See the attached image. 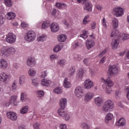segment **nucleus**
<instances>
[{
	"mask_svg": "<svg viewBox=\"0 0 129 129\" xmlns=\"http://www.w3.org/2000/svg\"><path fill=\"white\" fill-rule=\"evenodd\" d=\"M94 100L95 104H96V105L98 106H100L103 102V99L101 97L95 98Z\"/></svg>",
	"mask_w": 129,
	"mask_h": 129,
	"instance_id": "16",
	"label": "nucleus"
},
{
	"mask_svg": "<svg viewBox=\"0 0 129 129\" xmlns=\"http://www.w3.org/2000/svg\"><path fill=\"white\" fill-rule=\"evenodd\" d=\"M78 47V42H74L72 44V47L74 49H76Z\"/></svg>",
	"mask_w": 129,
	"mask_h": 129,
	"instance_id": "53",
	"label": "nucleus"
},
{
	"mask_svg": "<svg viewBox=\"0 0 129 129\" xmlns=\"http://www.w3.org/2000/svg\"><path fill=\"white\" fill-rule=\"evenodd\" d=\"M65 64H66V60L64 59H60L58 62V64L60 65L61 67H63Z\"/></svg>",
	"mask_w": 129,
	"mask_h": 129,
	"instance_id": "37",
	"label": "nucleus"
},
{
	"mask_svg": "<svg viewBox=\"0 0 129 129\" xmlns=\"http://www.w3.org/2000/svg\"><path fill=\"white\" fill-rule=\"evenodd\" d=\"M119 41L117 39H115L112 41L111 45L113 49H116V48H117V46H118V44H119Z\"/></svg>",
	"mask_w": 129,
	"mask_h": 129,
	"instance_id": "24",
	"label": "nucleus"
},
{
	"mask_svg": "<svg viewBox=\"0 0 129 129\" xmlns=\"http://www.w3.org/2000/svg\"><path fill=\"white\" fill-rule=\"evenodd\" d=\"M83 129H90V126L87 123H84L83 124Z\"/></svg>",
	"mask_w": 129,
	"mask_h": 129,
	"instance_id": "46",
	"label": "nucleus"
},
{
	"mask_svg": "<svg viewBox=\"0 0 129 129\" xmlns=\"http://www.w3.org/2000/svg\"><path fill=\"white\" fill-rule=\"evenodd\" d=\"M50 59L54 60L56 59V55L52 54L50 56Z\"/></svg>",
	"mask_w": 129,
	"mask_h": 129,
	"instance_id": "63",
	"label": "nucleus"
},
{
	"mask_svg": "<svg viewBox=\"0 0 129 129\" xmlns=\"http://www.w3.org/2000/svg\"><path fill=\"white\" fill-rule=\"evenodd\" d=\"M106 53V50H103L99 55V57H102L103 55H104Z\"/></svg>",
	"mask_w": 129,
	"mask_h": 129,
	"instance_id": "59",
	"label": "nucleus"
},
{
	"mask_svg": "<svg viewBox=\"0 0 129 129\" xmlns=\"http://www.w3.org/2000/svg\"><path fill=\"white\" fill-rule=\"evenodd\" d=\"M113 14L115 17H121L123 15V9L120 7H117L113 10Z\"/></svg>",
	"mask_w": 129,
	"mask_h": 129,
	"instance_id": "7",
	"label": "nucleus"
},
{
	"mask_svg": "<svg viewBox=\"0 0 129 129\" xmlns=\"http://www.w3.org/2000/svg\"><path fill=\"white\" fill-rule=\"evenodd\" d=\"M26 80V78L25 77V76H21L19 78V83L21 85L22 84H24L25 83V81Z\"/></svg>",
	"mask_w": 129,
	"mask_h": 129,
	"instance_id": "36",
	"label": "nucleus"
},
{
	"mask_svg": "<svg viewBox=\"0 0 129 129\" xmlns=\"http://www.w3.org/2000/svg\"><path fill=\"white\" fill-rule=\"evenodd\" d=\"M60 129H67V126L66 124H61L60 125Z\"/></svg>",
	"mask_w": 129,
	"mask_h": 129,
	"instance_id": "56",
	"label": "nucleus"
},
{
	"mask_svg": "<svg viewBox=\"0 0 129 129\" xmlns=\"http://www.w3.org/2000/svg\"><path fill=\"white\" fill-rule=\"evenodd\" d=\"M38 97H42V96H44L45 93L43 91H38L37 92Z\"/></svg>",
	"mask_w": 129,
	"mask_h": 129,
	"instance_id": "45",
	"label": "nucleus"
},
{
	"mask_svg": "<svg viewBox=\"0 0 129 129\" xmlns=\"http://www.w3.org/2000/svg\"><path fill=\"white\" fill-rule=\"evenodd\" d=\"M83 62L84 64H85L86 65H87V64H88V59L87 58H85L83 60Z\"/></svg>",
	"mask_w": 129,
	"mask_h": 129,
	"instance_id": "61",
	"label": "nucleus"
},
{
	"mask_svg": "<svg viewBox=\"0 0 129 129\" xmlns=\"http://www.w3.org/2000/svg\"><path fill=\"white\" fill-rule=\"evenodd\" d=\"M66 39H67V37L64 34L59 35L57 36V40L58 42H65V41H66Z\"/></svg>",
	"mask_w": 129,
	"mask_h": 129,
	"instance_id": "20",
	"label": "nucleus"
},
{
	"mask_svg": "<svg viewBox=\"0 0 129 129\" xmlns=\"http://www.w3.org/2000/svg\"><path fill=\"white\" fill-rule=\"evenodd\" d=\"M53 92L54 93H56L57 94H60L63 92V90L60 87H56V88L54 89Z\"/></svg>",
	"mask_w": 129,
	"mask_h": 129,
	"instance_id": "33",
	"label": "nucleus"
},
{
	"mask_svg": "<svg viewBox=\"0 0 129 129\" xmlns=\"http://www.w3.org/2000/svg\"><path fill=\"white\" fill-rule=\"evenodd\" d=\"M48 27H49V21H44L42 25V29H46Z\"/></svg>",
	"mask_w": 129,
	"mask_h": 129,
	"instance_id": "40",
	"label": "nucleus"
},
{
	"mask_svg": "<svg viewBox=\"0 0 129 129\" xmlns=\"http://www.w3.org/2000/svg\"><path fill=\"white\" fill-rule=\"evenodd\" d=\"M4 3L8 8H12L13 7V2H12V0H4Z\"/></svg>",
	"mask_w": 129,
	"mask_h": 129,
	"instance_id": "26",
	"label": "nucleus"
},
{
	"mask_svg": "<svg viewBox=\"0 0 129 129\" xmlns=\"http://www.w3.org/2000/svg\"><path fill=\"white\" fill-rule=\"evenodd\" d=\"M86 4L85 6L84 7V10L87 11L88 12H91L92 11V5H91L90 3H86Z\"/></svg>",
	"mask_w": 129,
	"mask_h": 129,
	"instance_id": "21",
	"label": "nucleus"
},
{
	"mask_svg": "<svg viewBox=\"0 0 129 129\" xmlns=\"http://www.w3.org/2000/svg\"><path fill=\"white\" fill-rule=\"evenodd\" d=\"M0 66L2 68L5 69L8 67V62L4 59H2L0 60Z\"/></svg>",
	"mask_w": 129,
	"mask_h": 129,
	"instance_id": "22",
	"label": "nucleus"
},
{
	"mask_svg": "<svg viewBox=\"0 0 129 129\" xmlns=\"http://www.w3.org/2000/svg\"><path fill=\"white\" fill-rule=\"evenodd\" d=\"M93 86H94V85H93V82L90 79L86 80L85 81L84 87L85 88H86V89H90V88H92Z\"/></svg>",
	"mask_w": 129,
	"mask_h": 129,
	"instance_id": "12",
	"label": "nucleus"
},
{
	"mask_svg": "<svg viewBox=\"0 0 129 129\" xmlns=\"http://www.w3.org/2000/svg\"><path fill=\"white\" fill-rule=\"evenodd\" d=\"M17 96H12L10 99V103H13V102H15L17 101Z\"/></svg>",
	"mask_w": 129,
	"mask_h": 129,
	"instance_id": "43",
	"label": "nucleus"
},
{
	"mask_svg": "<svg viewBox=\"0 0 129 129\" xmlns=\"http://www.w3.org/2000/svg\"><path fill=\"white\" fill-rule=\"evenodd\" d=\"M76 58L78 61H81V60H82V56H81L80 55L77 54L76 55Z\"/></svg>",
	"mask_w": 129,
	"mask_h": 129,
	"instance_id": "54",
	"label": "nucleus"
},
{
	"mask_svg": "<svg viewBox=\"0 0 129 129\" xmlns=\"http://www.w3.org/2000/svg\"><path fill=\"white\" fill-rule=\"evenodd\" d=\"M36 39V33L35 31L30 30L28 31L25 36V40L28 42H33Z\"/></svg>",
	"mask_w": 129,
	"mask_h": 129,
	"instance_id": "4",
	"label": "nucleus"
},
{
	"mask_svg": "<svg viewBox=\"0 0 129 129\" xmlns=\"http://www.w3.org/2000/svg\"><path fill=\"white\" fill-rule=\"evenodd\" d=\"M112 118H113V114L111 113H108L105 118L106 122H108V120H111Z\"/></svg>",
	"mask_w": 129,
	"mask_h": 129,
	"instance_id": "28",
	"label": "nucleus"
},
{
	"mask_svg": "<svg viewBox=\"0 0 129 129\" xmlns=\"http://www.w3.org/2000/svg\"><path fill=\"white\" fill-rule=\"evenodd\" d=\"M60 108H65V106L67 105V100L66 98H61L59 101Z\"/></svg>",
	"mask_w": 129,
	"mask_h": 129,
	"instance_id": "15",
	"label": "nucleus"
},
{
	"mask_svg": "<svg viewBox=\"0 0 129 129\" xmlns=\"http://www.w3.org/2000/svg\"><path fill=\"white\" fill-rule=\"evenodd\" d=\"M55 7H57V8H61L62 6H65V4H61L59 3H56L55 5Z\"/></svg>",
	"mask_w": 129,
	"mask_h": 129,
	"instance_id": "50",
	"label": "nucleus"
},
{
	"mask_svg": "<svg viewBox=\"0 0 129 129\" xmlns=\"http://www.w3.org/2000/svg\"><path fill=\"white\" fill-rule=\"evenodd\" d=\"M112 22L113 24V27L115 28V29H116V28L118 27V21L117 20V19L114 18H112Z\"/></svg>",
	"mask_w": 129,
	"mask_h": 129,
	"instance_id": "25",
	"label": "nucleus"
},
{
	"mask_svg": "<svg viewBox=\"0 0 129 129\" xmlns=\"http://www.w3.org/2000/svg\"><path fill=\"white\" fill-rule=\"evenodd\" d=\"M33 126L34 129H40V124L39 123L34 124Z\"/></svg>",
	"mask_w": 129,
	"mask_h": 129,
	"instance_id": "52",
	"label": "nucleus"
},
{
	"mask_svg": "<svg viewBox=\"0 0 129 129\" xmlns=\"http://www.w3.org/2000/svg\"><path fill=\"white\" fill-rule=\"evenodd\" d=\"M78 3H83V4H86L87 0H77Z\"/></svg>",
	"mask_w": 129,
	"mask_h": 129,
	"instance_id": "60",
	"label": "nucleus"
},
{
	"mask_svg": "<svg viewBox=\"0 0 129 129\" xmlns=\"http://www.w3.org/2000/svg\"><path fill=\"white\" fill-rule=\"evenodd\" d=\"M121 37H122L123 40H127V39H129V35L128 34L122 33L120 34Z\"/></svg>",
	"mask_w": 129,
	"mask_h": 129,
	"instance_id": "42",
	"label": "nucleus"
},
{
	"mask_svg": "<svg viewBox=\"0 0 129 129\" xmlns=\"http://www.w3.org/2000/svg\"><path fill=\"white\" fill-rule=\"evenodd\" d=\"M64 108H60L57 111V113H58L59 116L63 117L65 120H69L70 119V115L67 113L64 110Z\"/></svg>",
	"mask_w": 129,
	"mask_h": 129,
	"instance_id": "5",
	"label": "nucleus"
},
{
	"mask_svg": "<svg viewBox=\"0 0 129 129\" xmlns=\"http://www.w3.org/2000/svg\"><path fill=\"white\" fill-rule=\"evenodd\" d=\"M116 126H123L125 125V119L123 118H121L118 121L116 122Z\"/></svg>",
	"mask_w": 129,
	"mask_h": 129,
	"instance_id": "17",
	"label": "nucleus"
},
{
	"mask_svg": "<svg viewBox=\"0 0 129 129\" xmlns=\"http://www.w3.org/2000/svg\"><path fill=\"white\" fill-rule=\"evenodd\" d=\"M91 26L92 29L94 30V29H95V26H96V22H95V21L93 22V23H91Z\"/></svg>",
	"mask_w": 129,
	"mask_h": 129,
	"instance_id": "57",
	"label": "nucleus"
},
{
	"mask_svg": "<svg viewBox=\"0 0 129 129\" xmlns=\"http://www.w3.org/2000/svg\"><path fill=\"white\" fill-rule=\"evenodd\" d=\"M28 74H29V75H30L31 77L35 76L36 75V72L33 70L32 69H30L28 71Z\"/></svg>",
	"mask_w": 129,
	"mask_h": 129,
	"instance_id": "41",
	"label": "nucleus"
},
{
	"mask_svg": "<svg viewBox=\"0 0 129 129\" xmlns=\"http://www.w3.org/2000/svg\"><path fill=\"white\" fill-rule=\"evenodd\" d=\"M21 100L22 101H26V100H27V94H26V93H21Z\"/></svg>",
	"mask_w": 129,
	"mask_h": 129,
	"instance_id": "38",
	"label": "nucleus"
},
{
	"mask_svg": "<svg viewBox=\"0 0 129 129\" xmlns=\"http://www.w3.org/2000/svg\"><path fill=\"white\" fill-rule=\"evenodd\" d=\"M114 106V103L111 100H108L105 101V103L102 106V110L105 112H108L110 111Z\"/></svg>",
	"mask_w": 129,
	"mask_h": 129,
	"instance_id": "2",
	"label": "nucleus"
},
{
	"mask_svg": "<svg viewBox=\"0 0 129 129\" xmlns=\"http://www.w3.org/2000/svg\"><path fill=\"white\" fill-rule=\"evenodd\" d=\"M5 22V18L2 15H0V26L4 24Z\"/></svg>",
	"mask_w": 129,
	"mask_h": 129,
	"instance_id": "48",
	"label": "nucleus"
},
{
	"mask_svg": "<svg viewBox=\"0 0 129 129\" xmlns=\"http://www.w3.org/2000/svg\"><path fill=\"white\" fill-rule=\"evenodd\" d=\"M75 73V68L72 67L69 70V77H71L73 74Z\"/></svg>",
	"mask_w": 129,
	"mask_h": 129,
	"instance_id": "30",
	"label": "nucleus"
},
{
	"mask_svg": "<svg viewBox=\"0 0 129 129\" xmlns=\"http://www.w3.org/2000/svg\"><path fill=\"white\" fill-rule=\"evenodd\" d=\"M84 73V71L83 70V69H79L78 71V74H77L78 77H79V78H82V76H83Z\"/></svg>",
	"mask_w": 129,
	"mask_h": 129,
	"instance_id": "34",
	"label": "nucleus"
},
{
	"mask_svg": "<svg viewBox=\"0 0 129 129\" xmlns=\"http://www.w3.org/2000/svg\"><path fill=\"white\" fill-rule=\"evenodd\" d=\"M28 109H29L28 106H24L21 110H20V113L22 114H25L28 112Z\"/></svg>",
	"mask_w": 129,
	"mask_h": 129,
	"instance_id": "27",
	"label": "nucleus"
},
{
	"mask_svg": "<svg viewBox=\"0 0 129 129\" xmlns=\"http://www.w3.org/2000/svg\"><path fill=\"white\" fill-rule=\"evenodd\" d=\"M12 88L13 91H16L17 90V83H16V82L13 83Z\"/></svg>",
	"mask_w": 129,
	"mask_h": 129,
	"instance_id": "47",
	"label": "nucleus"
},
{
	"mask_svg": "<svg viewBox=\"0 0 129 129\" xmlns=\"http://www.w3.org/2000/svg\"><path fill=\"white\" fill-rule=\"evenodd\" d=\"M32 84L34 86H38V81L37 79L32 80Z\"/></svg>",
	"mask_w": 129,
	"mask_h": 129,
	"instance_id": "51",
	"label": "nucleus"
},
{
	"mask_svg": "<svg viewBox=\"0 0 129 129\" xmlns=\"http://www.w3.org/2000/svg\"><path fill=\"white\" fill-rule=\"evenodd\" d=\"M38 42H44L46 40L45 35H41L37 38Z\"/></svg>",
	"mask_w": 129,
	"mask_h": 129,
	"instance_id": "39",
	"label": "nucleus"
},
{
	"mask_svg": "<svg viewBox=\"0 0 129 129\" xmlns=\"http://www.w3.org/2000/svg\"><path fill=\"white\" fill-rule=\"evenodd\" d=\"M7 15L10 17L9 20H14L16 18V14L12 12L7 13Z\"/></svg>",
	"mask_w": 129,
	"mask_h": 129,
	"instance_id": "29",
	"label": "nucleus"
},
{
	"mask_svg": "<svg viewBox=\"0 0 129 129\" xmlns=\"http://www.w3.org/2000/svg\"><path fill=\"white\" fill-rule=\"evenodd\" d=\"M109 73L110 75L108 76V79H107L105 80L103 78H101L100 80L102 82H104V84H105L106 86L111 87L112 86H113V83L111 80H110L111 75H116L117 73H118V69L116 67V65H111L110 66L109 69Z\"/></svg>",
	"mask_w": 129,
	"mask_h": 129,
	"instance_id": "1",
	"label": "nucleus"
},
{
	"mask_svg": "<svg viewBox=\"0 0 129 129\" xmlns=\"http://www.w3.org/2000/svg\"><path fill=\"white\" fill-rule=\"evenodd\" d=\"M75 94L76 95L77 97L81 98V97H82V94H83L82 88L81 87H77L75 90Z\"/></svg>",
	"mask_w": 129,
	"mask_h": 129,
	"instance_id": "9",
	"label": "nucleus"
},
{
	"mask_svg": "<svg viewBox=\"0 0 129 129\" xmlns=\"http://www.w3.org/2000/svg\"><path fill=\"white\" fill-rule=\"evenodd\" d=\"M41 75L40 76V77L41 78H45V77H47V72L44 71L41 73Z\"/></svg>",
	"mask_w": 129,
	"mask_h": 129,
	"instance_id": "49",
	"label": "nucleus"
},
{
	"mask_svg": "<svg viewBox=\"0 0 129 129\" xmlns=\"http://www.w3.org/2000/svg\"><path fill=\"white\" fill-rule=\"evenodd\" d=\"M117 36H119V31L115 29L112 31L111 34V37L112 38L113 37H116Z\"/></svg>",
	"mask_w": 129,
	"mask_h": 129,
	"instance_id": "32",
	"label": "nucleus"
},
{
	"mask_svg": "<svg viewBox=\"0 0 129 129\" xmlns=\"http://www.w3.org/2000/svg\"><path fill=\"white\" fill-rule=\"evenodd\" d=\"M89 34H88V32L84 30L83 31V34L80 35V37H81L82 38H83V39H86L87 38V37H88Z\"/></svg>",
	"mask_w": 129,
	"mask_h": 129,
	"instance_id": "35",
	"label": "nucleus"
},
{
	"mask_svg": "<svg viewBox=\"0 0 129 129\" xmlns=\"http://www.w3.org/2000/svg\"><path fill=\"white\" fill-rule=\"evenodd\" d=\"M50 29L52 33H56L59 31L60 27L57 23H53L50 25Z\"/></svg>",
	"mask_w": 129,
	"mask_h": 129,
	"instance_id": "11",
	"label": "nucleus"
},
{
	"mask_svg": "<svg viewBox=\"0 0 129 129\" xmlns=\"http://www.w3.org/2000/svg\"><path fill=\"white\" fill-rule=\"evenodd\" d=\"M104 27L106 28V24L105 23V18L103 19V23H102Z\"/></svg>",
	"mask_w": 129,
	"mask_h": 129,
	"instance_id": "62",
	"label": "nucleus"
},
{
	"mask_svg": "<svg viewBox=\"0 0 129 129\" xmlns=\"http://www.w3.org/2000/svg\"><path fill=\"white\" fill-rule=\"evenodd\" d=\"M1 53L5 56H10V55H14L16 53V49L13 47L8 48L3 47L1 48Z\"/></svg>",
	"mask_w": 129,
	"mask_h": 129,
	"instance_id": "3",
	"label": "nucleus"
},
{
	"mask_svg": "<svg viewBox=\"0 0 129 129\" xmlns=\"http://www.w3.org/2000/svg\"><path fill=\"white\" fill-rule=\"evenodd\" d=\"M107 87H109L108 86H107V87L106 88V93H107V94H110L111 92H112V91L111 90H109L108 89V88H107Z\"/></svg>",
	"mask_w": 129,
	"mask_h": 129,
	"instance_id": "55",
	"label": "nucleus"
},
{
	"mask_svg": "<svg viewBox=\"0 0 129 129\" xmlns=\"http://www.w3.org/2000/svg\"><path fill=\"white\" fill-rule=\"evenodd\" d=\"M1 80L3 82H6L8 79H9V75H8L6 73H2L1 76Z\"/></svg>",
	"mask_w": 129,
	"mask_h": 129,
	"instance_id": "18",
	"label": "nucleus"
},
{
	"mask_svg": "<svg viewBox=\"0 0 129 129\" xmlns=\"http://www.w3.org/2000/svg\"><path fill=\"white\" fill-rule=\"evenodd\" d=\"M63 86L66 88H70V87H71V85H70V83L67 81V79H65L63 81Z\"/></svg>",
	"mask_w": 129,
	"mask_h": 129,
	"instance_id": "31",
	"label": "nucleus"
},
{
	"mask_svg": "<svg viewBox=\"0 0 129 129\" xmlns=\"http://www.w3.org/2000/svg\"><path fill=\"white\" fill-rule=\"evenodd\" d=\"M86 44L87 49H88V50H90V49L95 45V42H94L93 40L88 39L86 41Z\"/></svg>",
	"mask_w": 129,
	"mask_h": 129,
	"instance_id": "14",
	"label": "nucleus"
},
{
	"mask_svg": "<svg viewBox=\"0 0 129 129\" xmlns=\"http://www.w3.org/2000/svg\"><path fill=\"white\" fill-rule=\"evenodd\" d=\"M27 64L29 67H34L36 65V59L34 57H30L27 59Z\"/></svg>",
	"mask_w": 129,
	"mask_h": 129,
	"instance_id": "13",
	"label": "nucleus"
},
{
	"mask_svg": "<svg viewBox=\"0 0 129 129\" xmlns=\"http://www.w3.org/2000/svg\"><path fill=\"white\" fill-rule=\"evenodd\" d=\"M106 59V57L105 56L103 57L101 60H100V64H103V63H104V61H105Z\"/></svg>",
	"mask_w": 129,
	"mask_h": 129,
	"instance_id": "58",
	"label": "nucleus"
},
{
	"mask_svg": "<svg viewBox=\"0 0 129 129\" xmlns=\"http://www.w3.org/2000/svg\"><path fill=\"white\" fill-rule=\"evenodd\" d=\"M93 97H94V94L91 92H88L85 94L84 101L85 102H88L93 99Z\"/></svg>",
	"mask_w": 129,
	"mask_h": 129,
	"instance_id": "8",
	"label": "nucleus"
},
{
	"mask_svg": "<svg viewBox=\"0 0 129 129\" xmlns=\"http://www.w3.org/2000/svg\"><path fill=\"white\" fill-rule=\"evenodd\" d=\"M63 48V44L59 43L55 46L53 48L54 52H59Z\"/></svg>",
	"mask_w": 129,
	"mask_h": 129,
	"instance_id": "23",
	"label": "nucleus"
},
{
	"mask_svg": "<svg viewBox=\"0 0 129 129\" xmlns=\"http://www.w3.org/2000/svg\"><path fill=\"white\" fill-rule=\"evenodd\" d=\"M51 82L50 80H48L47 79H42L41 84L42 86H46L48 87V86H50Z\"/></svg>",
	"mask_w": 129,
	"mask_h": 129,
	"instance_id": "19",
	"label": "nucleus"
},
{
	"mask_svg": "<svg viewBox=\"0 0 129 129\" xmlns=\"http://www.w3.org/2000/svg\"><path fill=\"white\" fill-rule=\"evenodd\" d=\"M88 19H89V15L85 16L83 20V25H86V24H87V23L88 22V21H87Z\"/></svg>",
	"mask_w": 129,
	"mask_h": 129,
	"instance_id": "44",
	"label": "nucleus"
},
{
	"mask_svg": "<svg viewBox=\"0 0 129 129\" xmlns=\"http://www.w3.org/2000/svg\"><path fill=\"white\" fill-rule=\"evenodd\" d=\"M7 116L9 119H11V120H13V121H15L18 119L17 114L15 112H8L7 113Z\"/></svg>",
	"mask_w": 129,
	"mask_h": 129,
	"instance_id": "10",
	"label": "nucleus"
},
{
	"mask_svg": "<svg viewBox=\"0 0 129 129\" xmlns=\"http://www.w3.org/2000/svg\"><path fill=\"white\" fill-rule=\"evenodd\" d=\"M17 40V37L13 33H9L6 37V41L10 44H14Z\"/></svg>",
	"mask_w": 129,
	"mask_h": 129,
	"instance_id": "6",
	"label": "nucleus"
},
{
	"mask_svg": "<svg viewBox=\"0 0 129 129\" xmlns=\"http://www.w3.org/2000/svg\"><path fill=\"white\" fill-rule=\"evenodd\" d=\"M51 15L52 16H55V15H56V10L55 9L53 10V11L51 13Z\"/></svg>",
	"mask_w": 129,
	"mask_h": 129,
	"instance_id": "64",
	"label": "nucleus"
}]
</instances>
